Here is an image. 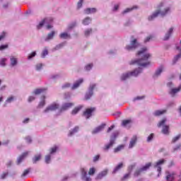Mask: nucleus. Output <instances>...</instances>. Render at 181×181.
Wrapping results in <instances>:
<instances>
[{
	"label": "nucleus",
	"instance_id": "nucleus-20",
	"mask_svg": "<svg viewBox=\"0 0 181 181\" xmlns=\"http://www.w3.org/2000/svg\"><path fill=\"white\" fill-rule=\"evenodd\" d=\"M173 34V27L170 28L164 35L163 40H169L170 36Z\"/></svg>",
	"mask_w": 181,
	"mask_h": 181
},
{
	"label": "nucleus",
	"instance_id": "nucleus-53",
	"mask_svg": "<svg viewBox=\"0 0 181 181\" xmlns=\"http://www.w3.org/2000/svg\"><path fill=\"white\" fill-rule=\"evenodd\" d=\"M93 64H88L86 66H85V70L86 71H90V70H91V69H93Z\"/></svg>",
	"mask_w": 181,
	"mask_h": 181
},
{
	"label": "nucleus",
	"instance_id": "nucleus-18",
	"mask_svg": "<svg viewBox=\"0 0 181 181\" xmlns=\"http://www.w3.org/2000/svg\"><path fill=\"white\" fill-rule=\"evenodd\" d=\"M163 70H165V67H163V66H160V67H158L156 70V72L154 73L153 78H158V77H159L160 74H162V73L163 72Z\"/></svg>",
	"mask_w": 181,
	"mask_h": 181
},
{
	"label": "nucleus",
	"instance_id": "nucleus-12",
	"mask_svg": "<svg viewBox=\"0 0 181 181\" xmlns=\"http://www.w3.org/2000/svg\"><path fill=\"white\" fill-rule=\"evenodd\" d=\"M46 22H47V19H44L40 21V23L37 25V29H41L43 28V26H45L47 29H52L53 25H52V24H47Z\"/></svg>",
	"mask_w": 181,
	"mask_h": 181
},
{
	"label": "nucleus",
	"instance_id": "nucleus-49",
	"mask_svg": "<svg viewBox=\"0 0 181 181\" xmlns=\"http://www.w3.org/2000/svg\"><path fill=\"white\" fill-rule=\"evenodd\" d=\"M35 56H36V51H34L28 54V59L32 60V59H33V57H35Z\"/></svg>",
	"mask_w": 181,
	"mask_h": 181
},
{
	"label": "nucleus",
	"instance_id": "nucleus-19",
	"mask_svg": "<svg viewBox=\"0 0 181 181\" xmlns=\"http://www.w3.org/2000/svg\"><path fill=\"white\" fill-rule=\"evenodd\" d=\"M56 35V31L52 30L44 38L45 42H50V40H53L54 39V36Z\"/></svg>",
	"mask_w": 181,
	"mask_h": 181
},
{
	"label": "nucleus",
	"instance_id": "nucleus-32",
	"mask_svg": "<svg viewBox=\"0 0 181 181\" xmlns=\"http://www.w3.org/2000/svg\"><path fill=\"white\" fill-rule=\"evenodd\" d=\"M180 90H181V84L179 86L178 88H172L170 91V93L171 94V95H175V94H177V93H179Z\"/></svg>",
	"mask_w": 181,
	"mask_h": 181
},
{
	"label": "nucleus",
	"instance_id": "nucleus-3",
	"mask_svg": "<svg viewBox=\"0 0 181 181\" xmlns=\"http://www.w3.org/2000/svg\"><path fill=\"white\" fill-rule=\"evenodd\" d=\"M57 151H59V146H54L49 149V153L45 156V162L47 165H49L52 162V158L54 155L57 153Z\"/></svg>",
	"mask_w": 181,
	"mask_h": 181
},
{
	"label": "nucleus",
	"instance_id": "nucleus-45",
	"mask_svg": "<svg viewBox=\"0 0 181 181\" xmlns=\"http://www.w3.org/2000/svg\"><path fill=\"white\" fill-rule=\"evenodd\" d=\"M135 166H136V163H133V164L130 165L127 169L128 173H132V170H134V169H135Z\"/></svg>",
	"mask_w": 181,
	"mask_h": 181
},
{
	"label": "nucleus",
	"instance_id": "nucleus-46",
	"mask_svg": "<svg viewBox=\"0 0 181 181\" xmlns=\"http://www.w3.org/2000/svg\"><path fill=\"white\" fill-rule=\"evenodd\" d=\"M0 66L5 67L6 66V58L0 59Z\"/></svg>",
	"mask_w": 181,
	"mask_h": 181
},
{
	"label": "nucleus",
	"instance_id": "nucleus-1",
	"mask_svg": "<svg viewBox=\"0 0 181 181\" xmlns=\"http://www.w3.org/2000/svg\"><path fill=\"white\" fill-rule=\"evenodd\" d=\"M146 52H148V49L146 47H144L140 51H139L137 56L139 57V59L132 60L129 62V64H137V66H139V67L135 69L132 71L122 74L120 76L121 81H126V80H128V78H130L131 77H138V76L141 74L144 71L142 67H148V66L151 64V62L149 61L151 54Z\"/></svg>",
	"mask_w": 181,
	"mask_h": 181
},
{
	"label": "nucleus",
	"instance_id": "nucleus-10",
	"mask_svg": "<svg viewBox=\"0 0 181 181\" xmlns=\"http://www.w3.org/2000/svg\"><path fill=\"white\" fill-rule=\"evenodd\" d=\"M108 172H110V170L108 168H105L95 176V180H103V179L108 175Z\"/></svg>",
	"mask_w": 181,
	"mask_h": 181
},
{
	"label": "nucleus",
	"instance_id": "nucleus-58",
	"mask_svg": "<svg viewBox=\"0 0 181 181\" xmlns=\"http://www.w3.org/2000/svg\"><path fill=\"white\" fill-rule=\"evenodd\" d=\"M5 37H6V33L3 32V33L0 35V42H1V40H4V39H5Z\"/></svg>",
	"mask_w": 181,
	"mask_h": 181
},
{
	"label": "nucleus",
	"instance_id": "nucleus-55",
	"mask_svg": "<svg viewBox=\"0 0 181 181\" xmlns=\"http://www.w3.org/2000/svg\"><path fill=\"white\" fill-rule=\"evenodd\" d=\"M95 174V169L94 168H91L89 170L88 175L89 176H93Z\"/></svg>",
	"mask_w": 181,
	"mask_h": 181
},
{
	"label": "nucleus",
	"instance_id": "nucleus-63",
	"mask_svg": "<svg viewBox=\"0 0 181 181\" xmlns=\"http://www.w3.org/2000/svg\"><path fill=\"white\" fill-rule=\"evenodd\" d=\"M70 177H71L69 175H65L61 179V181H67L69 179H70Z\"/></svg>",
	"mask_w": 181,
	"mask_h": 181
},
{
	"label": "nucleus",
	"instance_id": "nucleus-30",
	"mask_svg": "<svg viewBox=\"0 0 181 181\" xmlns=\"http://www.w3.org/2000/svg\"><path fill=\"white\" fill-rule=\"evenodd\" d=\"M165 112L166 110H156L153 112V115H154V117H160V115H163Z\"/></svg>",
	"mask_w": 181,
	"mask_h": 181
},
{
	"label": "nucleus",
	"instance_id": "nucleus-26",
	"mask_svg": "<svg viewBox=\"0 0 181 181\" xmlns=\"http://www.w3.org/2000/svg\"><path fill=\"white\" fill-rule=\"evenodd\" d=\"M77 26V22L74 21L69 23L66 28V32H71V30L74 29Z\"/></svg>",
	"mask_w": 181,
	"mask_h": 181
},
{
	"label": "nucleus",
	"instance_id": "nucleus-8",
	"mask_svg": "<svg viewBox=\"0 0 181 181\" xmlns=\"http://www.w3.org/2000/svg\"><path fill=\"white\" fill-rule=\"evenodd\" d=\"M166 162V160L165 159H161L159 160L158 161H157L155 164H154V168L156 169H157V172L158 173V177H160L161 173H162V165H163V163H165Z\"/></svg>",
	"mask_w": 181,
	"mask_h": 181
},
{
	"label": "nucleus",
	"instance_id": "nucleus-43",
	"mask_svg": "<svg viewBox=\"0 0 181 181\" xmlns=\"http://www.w3.org/2000/svg\"><path fill=\"white\" fill-rule=\"evenodd\" d=\"M8 175H9V173L8 171L2 173L0 175L1 180H4L6 177H8Z\"/></svg>",
	"mask_w": 181,
	"mask_h": 181
},
{
	"label": "nucleus",
	"instance_id": "nucleus-21",
	"mask_svg": "<svg viewBox=\"0 0 181 181\" xmlns=\"http://www.w3.org/2000/svg\"><path fill=\"white\" fill-rule=\"evenodd\" d=\"M59 39H64V40L71 39V35H70V32L67 31V30L66 31L59 34Z\"/></svg>",
	"mask_w": 181,
	"mask_h": 181
},
{
	"label": "nucleus",
	"instance_id": "nucleus-64",
	"mask_svg": "<svg viewBox=\"0 0 181 181\" xmlns=\"http://www.w3.org/2000/svg\"><path fill=\"white\" fill-rule=\"evenodd\" d=\"M152 139H153V134H150L147 137V142H151V141H152Z\"/></svg>",
	"mask_w": 181,
	"mask_h": 181
},
{
	"label": "nucleus",
	"instance_id": "nucleus-40",
	"mask_svg": "<svg viewBox=\"0 0 181 181\" xmlns=\"http://www.w3.org/2000/svg\"><path fill=\"white\" fill-rule=\"evenodd\" d=\"M130 124H131V120L130 119L123 120L122 122V127H124L125 128H127V127H129Z\"/></svg>",
	"mask_w": 181,
	"mask_h": 181
},
{
	"label": "nucleus",
	"instance_id": "nucleus-59",
	"mask_svg": "<svg viewBox=\"0 0 181 181\" xmlns=\"http://www.w3.org/2000/svg\"><path fill=\"white\" fill-rule=\"evenodd\" d=\"M131 176V173H128L124 175V177L122 178V180H127Z\"/></svg>",
	"mask_w": 181,
	"mask_h": 181
},
{
	"label": "nucleus",
	"instance_id": "nucleus-51",
	"mask_svg": "<svg viewBox=\"0 0 181 181\" xmlns=\"http://www.w3.org/2000/svg\"><path fill=\"white\" fill-rule=\"evenodd\" d=\"M181 135L178 134L175 136L173 139H172V144H175V142H177L179 139H180Z\"/></svg>",
	"mask_w": 181,
	"mask_h": 181
},
{
	"label": "nucleus",
	"instance_id": "nucleus-13",
	"mask_svg": "<svg viewBox=\"0 0 181 181\" xmlns=\"http://www.w3.org/2000/svg\"><path fill=\"white\" fill-rule=\"evenodd\" d=\"M81 180L83 181H91V177H90V175L87 174V171L84 168H81Z\"/></svg>",
	"mask_w": 181,
	"mask_h": 181
},
{
	"label": "nucleus",
	"instance_id": "nucleus-39",
	"mask_svg": "<svg viewBox=\"0 0 181 181\" xmlns=\"http://www.w3.org/2000/svg\"><path fill=\"white\" fill-rule=\"evenodd\" d=\"M81 108H83V105H79L75 107L71 112L72 115H76V114H77V112H78Z\"/></svg>",
	"mask_w": 181,
	"mask_h": 181
},
{
	"label": "nucleus",
	"instance_id": "nucleus-38",
	"mask_svg": "<svg viewBox=\"0 0 181 181\" xmlns=\"http://www.w3.org/2000/svg\"><path fill=\"white\" fill-rule=\"evenodd\" d=\"M64 46H66V42H61L55 46L54 50H60V49H62Z\"/></svg>",
	"mask_w": 181,
	"mask_h": 181
},
{
	"label": "nucleus",
	"instance_id": "nucleus-47",
	"mask_svg": "<svg viewBox=\"0 0 181 181\" xmlns=\"http://www.w3.org/2000/svg\"><path fill=\"white\" fill-rule=\"evenodd\" d=\"M180 150H181V144H179L173 147V152H177V151H180Z\"/></svg>",
	"mask_w": 181,
	"mask_h": 181
},
{
	"label": "nucleus",
	"instance_id": "nucleus-60",
	"mask_svg": "<svg viewBox=\"0 0 181 181\" xmlns=\"http://www.w3.org/2000/svg\"><path fill=\"white\" fill-rule=\"evenodd\" d=\"M151 39H153V35H149V36H148V37L144 40V42H145V43H148V42H149V40H151Z\"/></svg>",
	"mask_w": 181,
	"mask_h": 181
},
{
	"label": "nucleus",
	"instance_id": "nucleus-44",
	"mask_svg": "<svg viewBox=\"0 0 181 181\" xmlns=\"http://www.w3.org/2000/svg\"><path fill=\"white\" fill-rule=\"evenodd\" d=\"M15 101V97L14 96H10L6 100L5 103L6 104H11V103H13Z\"/></svg>",
	"mask_w": 181,
	"mask_h": 181
},
{
	"label": "nucleus",
	"instance_id": "nucleus-16",
	"mask_svg": "<svg viewBox=\"0 0 181 181\" xmlns=\"http://www.w3.org/2000/svg\"><path fill=\"white\" fill-rule=\"evenodd\" d=\"M106 124L105 123H103L102 124H100V126L97 127L96 128H95L93 131H92V134L93 135H95V134H99V132H101V131H103L104 129V128H105L106 127Z\"/></svg>",
	"mask_w": 181,
	"mask_h": 181
},
{
	"label": "nucleus",
	"instance_id": "nucleus-41",
	"mask_svg": "<svg viewBox=\"0 0 181 181\" xmlns=\"http://www.w3.org/2000/svg\"><path fill=\"white\" fill-rule=\"evenodd\" d=\"M150 166H152V163H148L140 169L141 170V172H146V170H148V169H149Z\"/></svg>",
	"mask_w": 181,
	"mask_h": 181
},
{
	"label": "nucleus",
	"instance_id": "nucleus-22",
	"mask_svg": "<svg viewBox=\"0 0 181 181\" xmlns=\"http://www.w3.org/2000/svg\"><path fill=\"white\" fill-rule=\"evenodd\" d=\"M74 105L73 103H65L62 104L61 111H67V110L71 108Z\"/></svg>",
	"mask_w": 181,
	"mask_h": 181
},
{
	"label": "nucleus",
	"instance_id": "nucleus-11",
	"mask_svg": "<svg viewBox=\"0 0 181 181\" xmlns=\"http://www.w3.org/2000/svg\"><path fill=\"white\" fill-rule=\"evenodd\" d=\"M175 176H176V172L174 171H165V180L166 181H173L175 180Z\"/></svg>",
	"mask_w": 181,
	"mask_h": 181
},
{
	"label": "nucleus",
	"instance_id": "nucleus-14",
	"mask_svg": "<svg viewBox=\"0 0 181 181\" xmlns=\"http://www.w3.org/2000/svg\"><path fill=\"white\" fill-rule=\"evenodd\" d=\"M175 47L180 53L174 57L173 59V65H175L181 59V47L177 45H175Z\"/></svg>",
	"mask_w": 181,
	"mask_h": 181
},
{
	"label": "nucleus",
	"instance_id": "nucleus-31",
	"mask_svg": "<svg viewBox=\"0 0 181 181\" xmlns=\"http://www.w3.org/2000/svg\"><path fill=\"white\" fill-rule=\"evenodd\" d=\"M134 9H138V6H134L133 7L131 8H127L124 11H122V15H125L126 13H129V12H132Z\"/></svg>",
	"mask_w": 181,
	"mask_h": 181
},
{
	"label": "nucleus",
	"instance_id": "nucleus-50",
	"mask_svg": "<svg viewBox=\"0 0 181 181\" xmlns=\"http://www.w3.org/2000/svg\"><path fill=\"white\" fill-rule=\"evenodd\" d=\"M71 87V84L70 83H65L62 85V88L63 90H66V88H70Z\"/></svg>",
	"mask_w": 181,
	"mask_h": 181
},
{
	"label": "nucleus",
	"instance_id": "nucleus-4",
	"mask_svg": "<svg viewBox=\"0 0 181 181\" xmlns=\"http://www.w3.org/2000/svg\"><path fill=\"white\" fill-rule=\"evenodd\" d=\"M97 88V83H90L88 88V90L85 93L84 99L87 100H91V98L93 95H94V90Z\"/></svg>",
	"mask_w": 181,
	"mask_h": 181
},
{
	"label": "nucleus",
	"instance_id": "nucleus-35",
	"mask_svg": "<svg viewBox=\"0 0 181 181\" xmlns=\"http://www.w3.org/2000/svg\"><path fill=\"white\" fill-rule=\"evenodd\" d=\"M47 54H49V49H47V47H45L41 52L42 59H45L46 56H47Z\"/></svg>",
	"mask_w": 181,
	"mask_h": 181
},
{
	"label": "nucleus",
	"instance_id": "nucleus-42",
	"mask_svg": "<svg viewBox=\"0 0 181 181\" xmlns=\"http://www.w3.org/2000/svg\"><path fill=\"white\" fill-rule=\"evenodd\" d=\"M46 98V96L42 97V100H41L38 105V108H43L45 105H46V102L45 101V99Z\"/></svg>",
	"mask_w": 181,
	"mask_h": 181
},
{
	"label": "nucleus",
	"instance_id": "nucleus-6",
	"mask_svg": "<svg viewBox=\"0 0 181 181\" xmlns=\"http://www.w3.org/2000/svg\"><path fill=\"white\" fill-rule=\"evenodd\" d=\"M167 121H168V119L163 118L157 124V127H158V128L163 127L162 133L164 134V135H169V125L166 124Z\"/></svg>",
	"mask_w": 181,
	"mask_h": 181
},
{
	"label": "nucleus",
	"instance_id": "nucleus-57",
	"mask_svg": "<svg viewBox=\"0 0 181 181\" xmlns=\"http://www.w3.org/2000/svg\"><path fill=\"white\" fill-rule=\"evenodd\" d=\"M84 2V0H79L77 4V8L78 9H80L83 6V3Z\"/></svg>",
	"mask_w": 181,
	"mask_h": 181
},
{
	"label": "nucleus",
	"instance_id": "nucleus-56",
	"mask_svg": "<svg viewBox=\"0 0 181 181\" xmlns=\"http://www.w3.org/2000/svg\"><path fill=\"white\" fill-rule=\"evenodd\" d=\"M43 67V64H37L35 66V70L37 71H40V69H42Z\"/></svg>",
	"mask_w": 181,
	"mask_h": 181
},
{
	"label": "nucleus",
	"instance_id": "nucleus-48",
	"mask_svg": "<svg viewBox=\"0 0 181 181\" xmlns=\"http://www.w3.org/2000/svg\"><path fill=\"white\" fill-rule=\"evenodd\" d=\"M122 149H124V145H121V146H119L117 148H115L114 149V152H115V153H117V152L122 151Z\"/></svg>",
	"mask_w": 181,
	"mask_h": 181
},
{
	"label": "nucleus",
	"instance_id": "nucleus-24",
	"mask_svg": "<svg viewBox=\"0 0 181 181\" xmlns=\"http://www.w3.org/2000/svg\"><path fill=\"white\" fill-rule=\"evenodd\" d=\"M18 64V58L14 56H11L10 57V66L11 67H16V66Z\"/></svg>",
	"mask_w": 181,
	"mask_h": 181
},
{
	"label": "nucleus",
	"instance_id": "nucleus-52",
	"mask_svg": "<svg viewBox=\"0 0 181 181\" xmlns=\"http://www.w3.org/2000/svg\"><path fill=\"white\" fill-rule=\"evenodd\" d=\"M141 173H142V170H141V168L139 170H136L134 173V176L135 177H138V176H139V175H141Z\"/></svg>",
	"mask_w": 181,
	"mask_h": 181
},
{
	"label": "nucleus",
	"instance_id": "nucleus-34",
	"mask_svg": "<svg viewBox=\"0 0 181 181\" xmlns=\"http://www.w3.org/2000/svg\"><path fill=\"white\" fill-rule=\"evenodd\" d=\"M91 21H92L91 18H90V17H86V18H85L83 20L82 23H83V25H84L85 26H87V25H90V24L91 23Z\"/></svg>",
	"mask_w": 181,
	"mask_h": 181
},
{
	"label": "nucleus",
	"instance_id": "nucleus-37",
	"mask_svg": "<svg viewBox=\"0 0 181 181\" xmlns=\"http://www.w3.org/2000/svg\"><path fill=\"white\" fill-rule=\"evenodd\" d=\"M93 33V28H87L84 30V36L88 37Z\"/></svg>",
	"mask_w": 181,
	"mask_h": 181
},
{
	"label": "nucleus",
	"instance_id": "nucleus-28",
	"mask_svg": "<svg viewBox=\"0 0 181 181\" xmlns=\"http://www.w3.org/2000/svg\"><path fill=\"white\" fill-rule=\"evenodd\" d=\"M79 129L80 127L78 126H76L74 129L69 131L68 136H73V135H75V134H77V132H78Z\"/></svg>",
	"mask_w": 181,
	"mask_h": 181
},
{
	"label": "nucleus",
	"instance_id": "nucleus-61",
	"mask_svg": "<svg viewBox=\"0 0 181 181\" xmlns=\"http://www.w3.org/2000/svg\"><path fill=\"white\" fill-rule=\"evenodd\" d=\"M6 49H8V45H0V52H2V50H5Z\"/></svg>",
	"mask_w": 181,
	"mask_h": 181
},
{
	"label": "nucleus",
	"instance_id": "nucleus-7",
	"mask_svg": "<svg viewBox=\"0 0 181 181\" xmlns=\"http://www.w3.org/2000/svg\"><path fill=\"white\" fill-rule=\"evenodd\" d=\"M137 47H139V42L136 39L132 40L130 44L125 46L124 49L127 52H132V50H135Z\"/></svg>",
	"mask_w": 181,
	"mask_h": 181
},
{
	"label": "nucleus",
	"instance_id": "nucleus-23",
	"mask_svg": "<svg viewBox=\"0 0 181 181\" xmlns=\"http://www.w3.org/2000/svg\"><path fill=\"white\" fill-rule=\"evenodd\" d=\"M137 141H138V136H136V135L133 136L129 142V148L132 149V148L134 147L135 145H136Z\"/></svg>",
	"mask_w": 181,
	"mask_h": 181
},
{
	"label": "nucleus",
	"instance_id": "nucleus-2",
	"mask_svg": "<svg viewBox=\"0 0 181 181\" xmlns=\"http://www.w3.org/2000/svg\"><path fill=\"white\" fill-rule=\"evenodd\" d=\"M167 5L168 4L166 3V1L160 2L156 6L157 10L153 12V13L148 17V20L149 21H155V19H156L159 15L161 16V18H165V16L170 15V13H172V6Z\"/></svg>",
	"mask_w": 181,
	"mask_h": 181
},
{
	"label": "nucleus",
	"instance_id": "nucleus-29",
	"mask_svg": "<svg viewBox=\"0 0 181 181\" xmlns=\"http://www.w3.org/2000/svg\"><path fill=\"white\" fill-rule=\"evenodd\" d=\"M124 168V163H119L113 170L112 171V174L115 175V173H117V172H119V170H121V169Z\"/></svg>",
	"mask_w": 181,
	"mask_h": 181
},
{
	"label": "nucleus",
	"instance_id": "nucleus-15",
	"mask_svg": "<svg viewBox=\"0 0 181 181\" xmlns=\"http://www.w3.org/2000/svg\"><path fill=\"white\" fill-rule=\"evenodd\" d=\"M94 111H95V107L86 109V111L83 112V117H85L86 119H88V118H90V117L93 115V112H94Z\"/></svg>",
	"mask_w": 181,
	"mask_h": 181
},
{
	"label": "nucleus",
	"instance_id": "nucleus-17",
	"mask_svg": "<svg viewBox=\"0 0 181 181\" xmlns=\"http://www.w3.org/2000/svg\"><path fill=\"white\" fill-rule=\"evenodd\" d=\"M29 155V151H25L17 158V165H21L25 158Z\"/></svg>",
	"mask_w": 181,
	"mask_h": 181
},
{
	"label": "nucleus",
	"instance_id": "nucleus-36",
	"mask_svg": "<svg viewBox=\"0 0 181 181\" xmlns=\"http://www.w3.org/2000/svg\"><path fill=\"white\" fill-rule=\"evenodd\" d=\"M45 91H46V88H42L35 89L33 93L35 94V95H37L39 94H42V93H45Z\"/></svg>",
	"mask_w": 181,
	"mask_h": 181
},
{
	"label": "nucleus",
	"instance_id": "nucleus-54",
	"mask_svg": "<svg viewBox=\"0 0 181 181\" xmlns=\"http://www.w3.org/2000/svg\"><path fill=\"white\" fill-rule=\"evenodd\" d=\"M30 170L29 169L25 170L23 174L21 175V177H26L28 175H29Z\"/></svg>",
	"mask_w": 181,
	"mask_h": 181
},
{
	"label": "nucleus",
	"instance_id": "nucleus-27",
	"mask_svg": "<svg viewBox=\"0 0 181 181\" xmlns=\"http://www.w3.org/2000/svg\"><path fill=\"white\" fill-rule=\"evenodd\" d=\"M83 12L86 15H90V13H95V12H97V8H86L83 11Z\"/></svg>",
	"mask_w": 181,
	"mask_h": 181
},
{
	"label": "nucleus",
	"instance_id": "nucleus-33",
	"mask_svg": "<svg viewBox=\"0 0 181 181\" xmlns=\"http://www.w3.org/2000/svg\"><path fill=\"white\" fill-rule=\"evenodd\" d=\"M42 159V154H37L33 158V163L35 164Z\"/></svg>",
	"mask_w": 181,
	"mask_h": 181
},
{
	"label": "nucleus",
	"instance_id": "nucleus-62",
	"mask_svg": "<svg viewBox=\"0 0 181 181\" xmlns=\"http://www.w3.org/2000/svg\"><path fill=\"white\" fill-rule=\"evenodd\" d=\"M93 160V162H98L100 160V154L95 156Z\"/></svg>",
	"mask_w": 181,
	"mask_h": 181
},
{
	"label": "nucleus",
	"instance_id": "nucleus-5",
	"mask_svg": "<svg viewBox=\"0 0 181 181\" xmlns=\"http://www.w3.org/2000/svg\"><path fill=\"white\" fill-rule=\"evenodd\" d=\"M117 136H118L117 132L112 133V134L110 137V142L108 144H105L103 148V150L105 152H108V151H110V148H112V146L114 145V144H115V139H117Z\"/></svg>",
	"mask_w": 181,
	"mask_h": 181
},
{
	"label": "nucleus",
	"instance_id": "nucleus-25",
	"mask_svg": "<svg viewBox=\"0 0 181 181\" xmlns=\"http://www.w3.org/2000/svg\"><path fill=\"white\" fill-rule=\"evenodd\" d=\"M83 81H84V80H83V78H80L78 81H76L71 86V90H76V89L78 88V87H80V86H81V84H83Z\"/></svg>",
	"mask_w": 181,
	"mask_h": 181
},
{
	"label": "nucleus",
	"instance_id": "nucleus-9",
	"mask_svg": "<svg viewBox=\"0 0 181 181\" xmlns=\"http://www.w3.org/2000/svg\"><path fill=\"white\" fill-rule=\"evenodd\" d=\"M60 105L57 103H53L48 105L46 109L43 111L45 114H47L48 112H51L52 111H56V110H59Z\"/></svg>",
	"mask_w": 181,
	"mask_h": 181
}]
</instances>
